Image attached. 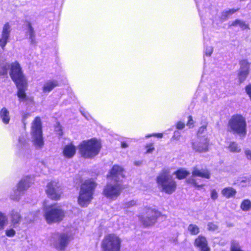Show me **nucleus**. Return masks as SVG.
<instances>
[{
    "label": "nucleus",
    "mask_w": 251,
    "mask_h": 251,
    "mask_svg": "<svg viewBox=\"0 0 251 251\" xmlns=\"http://www.w3.org/2000/svg\"><path fill=\"white\" fill-rule=\"evenodd\" d=\"M163 134L162 133H152V136L158 138H161L163 137Z\"/></svg>",
    "instance_id": "obj_43"
},
{
    "label": "nucleus",
    "mask_w": 251,
    "mask_h": 251,
    "mask_svg": "<svg viewBox=\"0 0 251 251\" xmlns=\"http://www.w3.org/2000/svg\"><path fill=\"white\" fill-rule=\"evenodd\" d=\"M29 116H30V114L29 113H25L23 115V121H25L26 119V118H27Z\"/></svg>",
    "instance_id": "obj_44"
},
{
    "label": "nucleus",
    "mask_w": 251,
    "mask_h": 251,
    "mask_svg": "<svg viewBox=\"0 0 251 251\" xmlns=\"http://www.w3.org/2000/svg\"><path fill=\"white\" fill-rule=\"evenodd\" d=\"M11 221L13 225L19 224L22 219V217L19 212L13 210L10 213Z\"/></svg>",
    "instance_id": "obj_23"
},
{
    "label": "nucleus",
    "mask_w": 251,
    "mask_h": 251,
    "mask_svg": "<svg viewBox=\"0 0 251 251\" xmlns=\"http://www.w3.org/2000/svg\"><path fill=\"white\" fill-rule=\"evenodd\" d=\"M211 174L210 171L206 168L199 169L197 166L193 168L192 176L185 180V183L191 186L197 188H202L204 184H200L196 177H200L203 178L209 179L210 178Z\"/></svg>",
    "instance_id": "obj_7"
},
{
    "label": "nucleus",
    "mask_w": 251,
    "mask_h": 251,
    "mask_svg": "<svg viewBox=\"0 0 251 251\" xmlns=\"http://www.w3.org/2000/svg\"><path fill=\"white\" fill-rule=\"evenodd\" d=\"M240 69L238 71L237 77L239 83L243 82L250 73V63L248 59H244L239 61Z\"/></svg>",
    "instance_id": "obj_14"
},
{
    "label": "nucleus",
    "mask_w": 251,
    "mask_h": 251,
    "mask_svg": "<svg viewBox=\"0 0 251 251\" xmlns=\"http://www.w3.org/2000/svg\"><path fill=\"white\" fill-rule=\"evenodd\" d=\"M121 246V239L114 233L105 235L101 244L103 251H120Z\"/></svg>",
    "instance_id": "obj_9"
},
{
    "label": "nucleus",
    "mask_w": 251,
    "mask_h": 251,
    "mask_svg": "<svg viewBox=\"0 0 251 251\" xmlns=\"http://www.w3.org/2000/svg\"><path fill=\"white\" fill-rule=\"evenodd\" d=\"M26 25L28 29L29 39L32 44L36 43L35 34L34 29L32 26L31 23L29 21H26Z\"/></svg>",
    "instance_id": "obj_25"
},
{
    "label": "nucleus",
    "mask_w": 251,
    "mask_h": 251,
    "mask_svg": "<svg viewBox=\"0 0 251 251\" xmlns=\"http://www.w3.org/2000/svg\"><path fill=\"white\" fill-rule=\"evenodd\" d=\"M58 85L59 83L57 80H49L45 83L43 87L42 90L45 93L50 92Z\"/></svg>",
    "instance_id": "obj_20"
},
{
    "label": "nucleus",
    "mask_w": 251,
    "mask_h": 251,
    "mask_svg": "<svg viewBox=\"0 0 251 251\" xmlns=\"http://www.w3.org/2000/svg\"><path fill=\"white\" fill-rule=\"evenodd\" d=\"M76 151V147L72 143H70L64 147L62 154L65 158L70 159L75 155Z\"/></svg>",
    "instance_id": "obj_19"
},
{
    "label": "nucleus",
    "mask_w": 251,
    "mask_h": 251,
    "mask_svg": "<svg viewBox=\"0 0 251 251\" xmlns=\"http://www.w3.org/2000/svg\"><path fill=\"white\" fill-rule=\"evenodd\" d=\"M145 148L146 149V153H151L155 149L153 143L147 144Z\"/></svg>",
    "instance_id": "obj_33"
},
{
    "label": "nucleus",
    "mask_w": 251,
    "mask_h": 251,
    "mask_svg": "<svg viewBox=\"0 0 251 251\" xmlns=\"http://www.w3.org/2000/svg\"><path fill=\"white\" fill-rule=\"evenodd\" d=\"M125 172V170L122 166L115 164L113 165L109 170L106 175V178L111 180H114L116 182L120 183V178H123L126 177Z\"/></svg>",
    "instance_id": "obj_13"
},
{
    "label": "nucleus",
    "mask_w": 251,
    "mask_h": 251,
    "mask_svg": "<svg viewBox=\"0 0 251 251\" xmlns=\"http://www.w3.org/2000/svg\"><path fill=\"white\" fill-rule=\"evenodd\" d=\"M228 131L242 137L247 134V123L245 118L241 114L233 115L227 123Z\"/></svg>",
    "instance_id": "obj_6"
},
{
    "label": "nucleus",
    "mask_w": 251,
    "mask_h": 251,
    "mask_svg": "<svg viewBox=\"0 0 251 251\" xmlns=\"http://www.w3.org/2000/svg\"><path fill=\"white\" fill-rule=\"evenodd\" d=\"M31 133L34 145L38 148H42L44 145L42 125L41 118L38 116L36 117L32 123Z\"/></svg>",
    "instance_id": "obj_8"
},
{
    "label": "nucleus",
    "mask_w": 251,
    "mask_h": 251,
    "mask_svg": "<svg viewBox=\"0 0 251 251\" xmlns=\"http://www.w3.org/2000/svg\"><path fill=\"white\" fill-rule=\"evenodd\" d=\"M124 205L126 208H129L135 206L136 205V201L132 200L130 201L126 202Z\"/></svg>",
    "instance_id": "obj_34"
},
{
    "label": "nucleus",
    "mask_w": 251,
    "mask_h": 251,
    "mask_svg": "<svg viewBox=\"0 0 251 251\" xmlns=\"http://www.w3.org/2000/svg\"><path fill=\"white\" fill-rule=\"evenodd\" d=\"M228 150L232 152H239L241 149L238 146V144L234 142H230L227 147Z\"/></svg>",
    "instance_id": "obj_26"
},
{
    "label": "nucleus",
    "mask_w": 251,
    "mask_h": 251,
    "mask_svg": "<svg viewBox=\"0 0 251 251\" xmlns=\"http://www.w3.org/2000/svg\"><path fill=\"white\" fill-rule=\"evenodd\" d=\"M188 230L192 235H197L200 232L199 227L194 224H190L188 227Z\"/></svg>",
    "instance_id": "obj_29"
},
{
    "label": "nucleus",
    "mask_w": 251,
    "mask_h": 251,
    "mask_svg": "<svg viewBox=\"0 0 251 251\" xmlns=\"http://www.w3.org/2000/svg\"><path fill=\"white\" fill-rule=\"evenodd\" d=\"M237 25H239L240 27L243 29H249V25L246 24L245 22L242 21L240 20L236 19L231 24V26H236Z\"/></svg>",
    "instance_id": "obj_27"
},
{
    "label": "nucleus",
    "mask_w": 251,
    "mask_h": 251,
    "mask_svg": "<svg viewBox=\"0 0 251 251\" xmlns=\"http://www.w3.org/2000/svg\"><path fill=\"white\" fill-rule=\"evenodd\" d=\"M40 213V210H37L33 213V217L34 218L38 217Z\"/></svg>",
    "instance_id": "obj_45"
},
{
    "label": "nucleus",
    "mask_w": 251,
    "mask_h": 251,
    "mask_svg": "<svg viewBox=\"0 0 251 251\" xmlns=\"http://www.w3.org/2000/svg\"><path fill=\"white\" fill-rule=\"evenodd\" d=\"M15 231L12 228L6 230L5 232L6 236L8 237H13L15 235Z\"/></svg>",
    "instance_id": "obj_37"
},
{
    "label": "nucleus",
    "mask_w": 251,
    "mask_h": 251,
    "mask_svg": "<svg viewBox=\"0 0 251 251\" xmlns=\"http://www.w3.org/2000/svg\"><path fill=\"white\" fill-rule=\"evenodd\" d=\"M0 118L4 124L7 125L9 123L10 116L9 112L6 108L3 107L0 109Z\"/></svg>",
    "instance_id": "obj_24"
},
{
    "label": "nucleus",
    "mask_w": 251,
    "mask_h": 251,
    "mask_svg": "<svg viewBox=\"0 0 251 251\" xmlns=\"http://www.w3.org/2000/svg\"><path fill=\"white\" fill-rule=\"evenodd\" d=\"M192 148L199 152H206L209 150V141L207 137L201 138L192 143Z\"/></svg>",
    "instance_id": "obj_16"
},
{
    "label": "nucleus",
    "mask_w": 251,
    "mask_h": 251,
    "mask_svg": "<svg viewBox=\"0 0 251 251\" xmlns=\"http://www.w3.org/2000/svg\"><path fill=\"white\" fill-rule=\"evenodd\" d=\"M245 153L248 159L251 160V151L246 150L245 151Z\"/></svg>",
    "instance_id": "obj_42"
},
{
    "label": "nucleus",
    "mask_w": 251,
    "mask_h": 251,
    "mask_svg": "<svg viewBox=\"0 0 251 251\" xmlns=\"http://www.w3.org/2000/svg\"><path fill=\"white\" fill-rule=\"evenodd\" d=\"M211 53H212V52H210V53H206V54H207V55H208V56H210V55H211Z\"/></svg>",
    "instance_id": "obj_48"
},
{
    "label": "nucleus",
    "mask_w": 251,
    "mask_h": 251,
    "mask_svg": "<svg viewBox=\"0 0 251 251\" xmlns=\"http://www.w3.org/2000/svg\"><path fill=\"white\" fill-rule=\"evenodd\" d=\"M55 131L57 133V134L59 137H61L63 135V132L62 130V127L59 125V124H58V125L57 126Z\"/></svg>",
    "instance_id": "obj_38"
},
{
    "label": "nucleus",
    "mask_w": 251,
    "mask_h": 251,
    "mask_svg": "<svg viewBox=\"0 0 251 251\" xmlns=\"http://www.w3.org/2000/svg\"><path fill=\"white\" fill-rule=\"evenodd\" d=\"M57 235V240L54 243V247L58 251H63L68 245L70 237L65 233H56Z\"/></svg>",
    "instance_id": "obj_15"
},
{
    "label": "nucleus",
    "mask_w": 251,
    "mask_h": 251,
    "mask_svg": "<svg viewBox=\"0 0 251 251\" xmlns=\"http://www.w3.org/2000/svg\"><path fill=\"white\" fill-rule=\"evenodd\" d=\"M194 125V121L193 120L192 116L190 115L188 117V120L187 123V125L189 126V127H191V126H193Z\"/></svg>",
    "instance_id": "obj_41"
},
{
    "label": "nucleus",
    "mask_w": 251,
    "mask_h": 251,
    "mask_svg": "<svg viewBox=\"0 0 251 251\" xmlns=\"http://www.w3.org/2000/svg\"><path fill=\"white\" fill-rule=\"evenodd\" d=\"M45 192L47 197L54 201H59L63 194L61 185L55 180H51L47 183Z\"/></svg>",
    "instance_id": "obj_11"
},
{
    "label": "nucleus",
    "mask_w": 251,
    "mask_h": 251,
    "mask_svg": "<svg viewBox=\"0 0 251 251\" xmlns=\"http://www.w3.org/2000/svg\"><path fill=\"white\" fill-rule=\"evenodd\" d=\"M152 137V133L149 134L146 136V137H147V138H149V137Z\"/></svg>",
    "instance_id": "obj_47"
},
{
    "label": "nucleus",
    "mask_w": 251,
    "mask_h": 251,
    "mask_svg": "<svg viewBox=\"0 0 251 251\" xmlns=\"http://www.w3.org/2000/svg\"><path fill=\"white\" fill-rule=\"evenodd\" d=\"M239 10V8H236V9H234V8L229 9L227 10H226V11L223 12L222 14V16L223 17L224 19H226L228 18L231 15L238 12Z\"/></svg>",
    "instance_id": "obj_30"
},
{
    "label": "nucleus",
    "mask_w": 251,
    "mask_h": 251,
    "mask_svg": "<svg viewBox=\"0 0 251 251\" xmlns=\"http://www.w3.org/2000/svg\"><path fill=\"white\" fill-rule=\"evenodd\" d=\"M128 147L127 144L125 142H123L121 143V147L123 148H126Z\"/></svg>",
    "instance_id": "obj_46"
},
{
    "label": "nucleus",
    "mask_w": 251,
    "mask_h": 251,
    "mask_svg": "<svg viewBox=\"0 0 251 251\" xmlns=\"http://www.w3.org/2000/svg\"><path fill=\"white\" fill-rule=\"evenodd\" d=\"M98 186L96 180L93 178L82 181L77 197V203L81 207H87L94 199Z\"/></svg>",
    "instance_id": "obj_2"
},
{
    "label": "nucleus",
    "mask_w": 251,
    "mask_h": 251,
    "mask_svg": "<svg viewBox=\"0 0 251 251\" xmlns=\"http://www.w3.org/2000/svg\"><path fill=\"white\" fill-rule=\"evenodd\" d=\"M174 175L177 179L182 180L186 178L190 175V173L185 168H179L174 172Z\"/></svg>",
    "instance_id": "obj_21"
},
{
    "label": "nucleus",
    "mask_w": 251,
    "mask_h": 251,
    "mask_svg": "<svg viewBox=\"0 0 251 251\" xmlns=\"http://www.w3.org/2000/svg\"><path fill=\"white\" fill-rule=\"evenodd\" d=\"M101 148L100 141L95 138L84 140L78 145L81 155L85 158H91L98 155Z\"/></svg>",
    "instance_id": "obj_4"
},
{
    "label": "nucleus",
    "mask_w": 251,
    "mask_h": 251,
    "mask_svg": "<svg viewBox=\"0 0 251 251\" xmlns=\"http://www.w3.org/2000/svg\"><path fill=\"white\" fill-rule=\"evenodd\" d=\"M29 187V184L25 180H20L17 185V190L19 191L26 190Z\"/></svg>",
    "instance_id": "obj_31"
},
{
    "label": "nucleus",
    "mask_w": 251,
    "mask_h": 251,
    "mask_svg": "<svg viewBox=\"0 0 251 251\" xmlns=\"http://www.w3.org/2000/svg\"><path fill=\"white\" fill-rule=\"evenodd\" d=\"M145 209V215L139 216L140 222L145 227L153 226L162 216L161 212L151 207L146 206Z\"/></svg>",
    "instance_id": "obj_10"
},
{
    "label": "nucleus",
    "mask_w": 251,
    "mask_h": 251,
    "mask_svg": "<svg viewBox=\"0 0 251 251\" xmlns=\"http://www.w3.org/2000/svg\"><path fill=\"white\" fill-rule=\"evenodd\" d=\"M9 75L18 90L16 95L20 101H26L28 97L26 94L28 82L19 63L15 61L10 65Z\"/></svg>",
    "instance_id": "obj_1"
},
{
    "label": "nucleus",
    "mask_w": 251,
    "mask_h": 251,
    "mask_svg": "<svg viewBox=\"0 0 251 251\" xmlns=\"http://www.w3.org/2000/svg\"><path fill=\"white\" fill-rule=\"evenodd\" d=\"M207 128V125H203L201 126L199 129L197 131V135L198 136H200L201 134H202L203 133H204L206 130Z\"/></svg>",
    "instance_id": "obj_35"
},
{
    "label": "nucleus",
    "mask_w": 251,
    "mask_h": 251,
    "mask_svg": "<svg viewBox=\"0 0 251 251\" xmlns=\"http://www.w3.org/2000/svg\"><path fill=\"white\" fill-rule=\"evenodd\" d=\"M222 195L227 199L234 197L236 194V190L231 187H226L223 188L221 191Z\"/></svg>",
    "instance_id": "obj_22"
},
{
    "label": "nucleus",
    "mask_w": 251,
    "mask_h": 251,
    "mask_svg": "<svg viewBox=\"0 0 251 251\" xmlns=\"http://www.w3.org/2000/svg\"><path fill=\"white\" fill-rule=\"evenodd\" d=\"M217 228V226L213 223L208 224V229L209 230H215Z\"/></svg>",
    "instance_id": "obj_39"
},
{
    "label": "nucleus",
    "mask_w": 251,
    "mask_h": 251,
    "mask_svg": "<svg viewBox=\"0 0 251 251\" xmlns=\"http://www.w3.org/2000/svg\"><path fill=\"white\" fill-rule=\"evenodd\" d=\"M218 197V193H217V191L214 189L211 190V199L213 200H215L217 199Z\"/></svg>",
    "instance_id": "obj_36"
},
{
    "label": "nucleus",
    "mask_w": 251,
    "mask_h": 251,
    "mask_svg": "<svg viewBox=\"0 0 251 251\" xmlns=\"http://www.w3.org/2000/svg\"><path fill=\"white\" fill-rule=\"evenodd\" d=\"M194 246L200 251H210L207 239L204 236H198L194 240Z\"/></svg>",
    "instance_id": "obj_18"
},
{
    "label": "nucleus",
    "mask_w": 251,
    "mask_h": 251,
    "mask_svg": "<svg viewBox=\"0 0 251 251\" xmlns=\"http://www.w3.org/2000/svg\"><path fill=\"white\" fill-rule=\"evenodd\" d=\"M44 210V218L50 225L61 222L65 216L64 210L56 203L45 206Z\"/></svg>",
    "instance_id": "obj_5"
},
{
    "label": "nucleus",
    "mask_w": 251,
    "mask_h": 251,
    "mask_svg": "<svg viewBox=\"0 0 251 251\" xmlns=\"http://www.w3.org/2000/svg\"><path fill=\"white\" fill-rule=\"evenodd\" d=\"M7 222V219L6 216L3 213L0 212V230L4 228Z\"/></svg>",
    "instance_id": "obj_32"
},
{
    "label": "nucleus",
    "mask_w": 251,
    "mask_h": 251,
    "mask_svg": "<svg viewBox=\"0 0 251 251\" xmlns=\"http://www.w3.org/2000/svg\"><path fill=\"white\" fill-rule=\"evenodd\" d=\"M10 26L8 23H6L3 26L1 37L0 38V46L2 49H4L8 42L10 33Z\"/></svg>",
    "instance_id": "obj_17"
},
{
    "label": "nucleus",
    "mask_w": 251,
    "mask_h": 251,
    "mask_svg": "<svg viewBox=\"0 0 251 251\" xmlns=\"http://www.w3.org/2000/svg\"><path fill=\"white\" fill-rule=\"evenodd\" d=\"M124 188L121 183H107L103 189L102 194L107 199L115 200L121 195Z\"/></svg>",
    "instance_id": "obj_12"
},
{
    "label": "nucleus",
    "mask_w": 251,
    "mask_h": 251,
    "mask_svg": "<svg viewBox=\"0 0 251 251\" xmlns=\"http://www.w3.org/2000/svg\"><path fill=\"white\" fill-rule=\"evenodd\" d=\"M155 180L157 187L165 194H172L177 189V182L171 175L169 169H162L156 176Z\"/></svg>",
    "instance_id": "obj_3"
},
{
    "label": "nucleus",
    "mask_w": 251,
    "mask_h": 251,
    "mask_svg": "<svg viewBox=\"0 0 251 251\" xmlns=\"http://www.w3.org/2000/svg\"><path fill=\"white\" fill-rule=\"evenodd\" d=\"M185 127V124L184 123L179 121L176 123V127L178 129H182Z\"/></svg>",
    "instance_id": "obj_40"
},
{
    "label": "nucleus",
    "mask_w": 251,
    "mask_h": 251,
    "mask_svg": "<svg viewBox=\"0 0 251 251\" xmlns=\"http://www.w3.org/2000/svg\"><path fill=\"white\" fill-rule=\"evenodd\" d=\"M241 209L244 211H248L251 209V201L249 199L244 200L240 205Z\"/></svg>",
    "instance_id": "obj_28"
}]
</instances>
